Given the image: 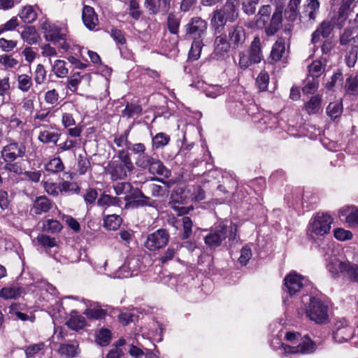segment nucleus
I'll list each match as a JSON object with an SVG mask.
<instances>
[{
	"label": "nucleus",
	"mask_w": 358,
	"mask_h": 358,
	"mask_svg": "<svg viewBox=\"0 0 358 358\" xmlns=\"http://www.w3.org/2000/svg\"><path fill=\"white\" fill-rule=\"evenodd\" d=\"M127 150H131L135 155H138L136 160V165L138 167L148 169L149 173L152 175L157 174L166 178L170 176V171L165 167L161 160L145 153L146 148L143 143H130Z\"/></svg>",
	"instance_id": "obj_1"
},
{
	"label": "nucleus",
	"mask_w": 358,
	"mask_h": 358,
	"mask_svg": "<svg viewBox=\"0 0 358 358\" xmlns=\"http://www.w3.org/2000/svg\"><path fill=\"white\" fill-rule=\"evenodd\" d=\"M303 310L310 320L315 324H325L329 320V308L319 297L311 295H303L301 298Z\"/></svg>",
	"instance_id": "obj_2"
},
{
	"label": "nucleus",
	"mask_w": 358,
	"mask_h": 358,
	"mask_svg": "<svg viewBox=\"0 0 358 358\" xmlns=\"http://www.w3.org/2000/svg\"><path fill=\"white\" fill-rule=\"evenodd\" d=\"M236 0H227L225 3L213 13L210 24L215 34H221L226 24L234 22L238 15Z\"/></svg>",
	"instance_id": "obj_3"
},
{
	"label": "nucleus",
	"mask_w": 358,
	"mask_h": 358,
	"mask_svg": "<svg viewBox=\"0 0 358 358\" xmlns=\"http://www.w3.org/2000/svg\"><path fill=\"white\" fill-rule=\"evenodd\" d=\"M236 226L228 227L224 223H219L212 227L204 237L206 245L210 249H215L221 245L222 243L228 238L229 241L236 239Z\"/></svg>",
	"instance_id": "obj_4"
},
{
	"label": "nucleus",
	"mask_w": 358,
	"mask_h": 358,
	"mask_svg": "<svg viewBox=\"0 0 358 358\" xmlns=\"http://www.w3.org/2000/svg\"><path fill=\"white\" fill-rule=\"evenodd\" d=\"M333 218L330 215L324 213H317L309 222L307 228L308 238L315 241L329 234Z\"/></svg>",
	"instance_id": "obj_5"
},
{
	"label": "nucleus",
	"mask_w": 358,
	"mask_h": 358,
	"mask_svg": "<svg viewBox=\"0 0 358 358\" xmlns=\"http://www.w3.org/2000/svg\"><path fill=\"white\" fill-rule=\"evenodd\" d=\"M262 58L261 40L259 36H255L249 49L239 53L238 65L241 69H246L252 64L260 63Z\"/></svg>",
	"instance_id": "obj_6"
},
{
	"label": "nucleus",
	"mask_w": 358,
	"mask_h": 358,
	"mask_svg": "<svg viewBox=\"0 0 358 358\" xmlns=\"http://www.w3.org/2000/svg\"><path fill=\"white\" fill-rule=\"evenodd\" d=\"M327 266L331 273H340L348 280L358 282V264L348 260L343 262L335 259Z\"/></svg>",
	"instance_id": "obj_7"
},
{
	"label": "nucleus",
	"mask_w": 358,
	"mask_h": 358,
	"mask_svg": "<svg viewBox=\"0 0 358 358\" xmlns=\"http://www.w3.org/2000/svg\"><path fill=\"white\" fill-rule=\"evenodd\" d=\"M169 237V233L166 229H157L147 236L144 246L151 252L159 250L168 244Z\"/></svg>",
	"instance_id": "obj_8"
},
{
	"label": "nucleus",
	"mask_w": 358,
	"mask_h": 358,
	"mask_svg": "<svg viewBox=\"0 0 358 358\" xmlns=\"http://www.w3.org/2000/svg\"><path fill=\"white\" fill-rule=\"evenodd\" d=\"M296 345H289L282 343V348L285 353L287 354H310L315 351L317 347L314 341H313L308 336L302 337L299 342Z\"/></svg>",
	"instance_id": "obj_9"
},
{
	"label": "nucleus",
	"mask_w": 358,
	"mask_h": 358,
	"mask_svg": "<svg viewBox=\"0 0 358 358\" xmlns=\"http://www.w3.org/2000/svg\"><path fill=\"white\" fill-rule=\"evenodd\" d=\"M306 281L304 277L292 271L284 279V291L293 296L301 289Z\"/></svg>",
	"instance_id": "obj_10"
},
{
	"label": "nucleus",
	"mask_w": 358,
	"mask_h": 358,
	"mask_svg": "<svg viewBox=\"0 0 358 358\" xmlns=\"http://www.w3.org/2000/svg\"><path fill=\"white\" fill-rule=\"evenodd\" d=\"M207 22L200 17L191 19L186 25L187 36L190 39H203V35L206 31Z\"/></svg>",
	"instance_id": "obj_11"
},
{
	"label": "nucleus",
	"mask_w": 358,
	"mask_h": 358,
	"mask_svg": "<svg viewBox=\"0 0 358 358\" xmlns=\"http://www.w3.org/2000/svg\"><path fill=\"white\" fill-rule=\"evenodd\" d=\"M41 29L44 33V38L48 41L55 43L64 42L66 36L61 33V29L55 24L48 20H45L41 23Z\"/></svg>",
	"instance_id": "obj_12"
},
{
	"label": "nucleus",
	"mask_w": 358,
	"mask_h": 358,
	"mask_svg": "<svg viewBox=\"0 0 358 358\" xmlns=\"http://www.w3.org/2000/svg\"><path fill=\"white\" fill-rule=\"evenodd\" d=\"M25 152V145L16 142L4 146L1 152L2 159L6 162H13L17 157H22Z\"/></svg>",
	"instance_id": "obj_13"
},
{
	"label": "nucleus",
	"mask_w": 358,
	"mask_h": 358,
	"mask_svg": "<svg viewBox=\"0 0 358 358\" xmlns=\"http://www.w3.org/2000/svg\"><path fill=\"white\" fill-rule=\"evenodd\" d=\"M228 38L233 49L241 48L246 40L245 29L239 24L230 27L228 29Z\"/></svg>",
	"instance_id": "obj_14"
},
{
	"label": "nucleus",
	"mask_w": 358,
	"mask_h": 358,
	"mask_svg": "<svg viewBox=\"0 0 358 358\" xmlns=\"http://www.w3.org/2000/svg\"><path fill=\"white\" fill-rule=\"evenodd\" d=\"M283 6H277L272 15L271 21L267 24H264L265 33L268 36H273L282 28Z\"/></svg>",
	"instance_id": "obj_15"
},
{
	"label": "nucleus",
	"mask_w": 358,
	"mask_h": 358,
	"mask_svg": "<svg viewBox=\"0 0 358 358\" xmlns=\"http://www.w3.org/2000/svg\"><path fill=\"white\" fill-rule=\"evenodd\" d=\"M213 45V55L217 59L224 58L231 47L229 41L227 40L226 35L224 34H220L215 37Z\"/></svg>",
	"instance_id": "obj_16"
},
{
	"label": "nucleus",
	"mask_w": 358,
	"mask_h": 358,
	"mask_svg": "<svg viewBox=\"0 0 358 358\" xmlns=\"http://www.w3.org/2000/svg\"><path fill=\"white\" fill-rule=\"evenodd\" d=\"M320 3L319 0H306L300 17L310 22H315L319 13Z\"/></svg>",
	"instance_id": "obj_17"
},
{
	"label": "nucleus",
	"mask_w": 358,
	"mask_h": 358,
	"mask_svg": "<svg viewBox=\"0 0 358 358\" xmlns=\"http://www.w3.org/2000/svg\"><path fill=\"white\" fill-rule=\"evenodd\" d=\"M127 167L118 161H113L108 164V172L112 180H123L127 176Z\"/></svg>",
	"instance_id": "obj_18"
},
{
	"label": "nucleus",
	"mask_w": 358,
	"mask_h": 358,
	"mask_svg": "<svg viewBox=\"0 0 358 358\" xmlns=\"http://www.w3.org/2000/svg\"><path fill=\"white\" fill-rule=\"evenodd\" d=\"M53 203L45 196H37L34 201L31 212L35 215L48 213L52 208Z\"/></svg>",
	"instance_id": "obj_19"
},
{
	"label": "nucleus",
	"mask_w": 358,
	"mask_h": 358,
	"mask_svg": "<svg viewBox=\"0 0 358 358\" xmlns=\"http://www.w3.org/2000/svg\"><path fill=\"white\" fill-rule=\"evenodd\" d=\"M82 18L84 24L90 30L95 29L99 23V20L93 8L85 6L83 9Z\"/></svg>",
	"instance_id": "obj_20"
},
{
	"label": "nucleus",
	"mask_w": 358,
	"mask_h": 358,
	"mask_svg": "<svg viewBox=\"0 0 358 358\" xmlns=\"http://www.w3.org/2000/svg\"><path fill=\"white\" fill-rule=\"evenodd\" d=\"M25 294V290L22 287L10 286L2 288L0 290V296L4 299H17Z\"/></svg>",
	"instance_id": "obj_21"
},
{
	"label": "nucleus",
	"mask_w": 358,
	"mask_h": 358,
	"mask_svg": "<svg viewBox=\"0 0 358 358\" xmlns=\"http://www.w3.org/2000/svg\"><path fill=\"white\" fill-rule=\"evenodd\" d=\"M341 216H345L346 222L350 227H358V209L355 207H346L340 210Z\"/></svg>",
	"instance_id": "obj_22"
},
{
	"label": "nucleus",
	"mask_w": 358,
	"mask_h": 358,
	"mask_svg": "<svg viewBox=\"0 0 358 358\" xmlns=\"http://www.w3.org/2000/svg\"><path fill=\"white\" fill-rule=\"evenodd\" d=\"M137 261L136 259H129L119 268V277L129 278L135 275Z\"/></svg>",
	"instance_id": "obj_23"
},
{
	"label": "nucleus",
	"mask_w": 358,
	"mask_h": 358,
	"mask_svg": "<svg viewBox=\"0 0 358 358\" xmlns=\"http://www.w3.org/2000/svg\"><path fill=\"white\" fill-rule=\"evenodd\" d=\"M21 38L29 45H34L38 43L40 36L34 26H27L21 32Z\"/></svg>",
	"instance_id": "obj_24"
},
{
	"label": "nucleus",
	"mask_w": 358,
	"mask_h": 358,
	"mask_svg": "<svg viewBox=\"0 0 358 358\" xmlns=\"http://www.w3.org/2000/svg\"><path fill=\"white\" fill-rule=\"evenodd\" d=\"M285 52V42L282 40H278L273 45L269 57L270 62L275 63L281 59Z\"/></svg>",
	"instance_id": "obj_25"
},
{
	"label": "nucleus",
	"mask_w": 358,
	"mask_h": 358,
	"mask_svg": "<svg viewBox=\"0 0 358 358\" xmlns=\"http://www.w3.org/2000/svg\"><path fill=\"white\" fill-rule=\"evenodd\" d=\"M152 180H157L164 184V185H159L155 183L149 184L148 185V189L153 196H163L168 192L169 185L166 182L156 177L152 178Z\"/></svg>",
	"instance_id": "obj_26"
},
{
	"label": "nucleus",
	"mask_w": 358,
	"mask_h": 358,
	"mask_svg": "<svg viewBox=\"0 0 358 358\" xmlns=\"http://www.w3.org/2000/svg\"><path fill=\"white\" fill-rule=\"evenodd\" d=\"M127 205L132 208H139L144 206H149L157 208V203L155 200H152L150 197L145 196L143 193L140 194V197L137 199H134L127 202Z\"/></svg>",
	"instance_id": "obj_27"
},
{
	"label": "nucleus",
	"mask_w": 358,
	"mask_h": 358,
	"mask_svg": "<svg viewBox=\"0 0 358 358\" xmlns=\"http://www.w3.org/2000/svg\"><path fill=\"white\" fill-rule=\"evenodd\" d=\"M60 136L61 133L59 132L51 131L50 130H43L39 132L38 140L45 144L53 143L56 145Z\"/></svg>",
	"instance_id": "obj_28"
},
{
	"label": "nucleus",
	"mask_w": 358,
	"mask_h": 358,
	"mask_svg": "<svg viewBox=\"0 0 358 358\" xmlns=\"http://www.w3.org/2000/svg\"><path fill=\"white\" fill-rule=\"evenodd\" d=\"M354 329L352 327H345L343 329L334 330L333 338L336 342L342 343L350 341L354 335Z\"/></svg>",
	"instance_id": "obj_29"
},
{
	"label": "nucleus",
	"mask_w": 358,
	"mask_h": 358,
	"mask_svg": "<svg viewBox=\"0 0 358 358\" xmlns=\"http://www.w3.org/2000/svg\"><path fill=\"white\" fill-rule=\"evenodd\" d=\"M180 249L178 244L174 247L173 245L169 246L159 257V261L162 264H167L169 262L173 260L176 258L177 261L179 262L180 259L177 257L178 252Z\"/></svg>",
	"instance_id": "obj_30"
},
{
	"label": "nucleus",
	"mask_w": 358,
	"mask_h": 358,
	"mask_svg": "<svg viewBox=\"0 0 358 358\" xmlns=\"http://www.w3.org/2000/svg\"><path fill=\"white\" fill-rule=\"evenodd\" d=\"M66 65L67 63L64 60L57 59L52 65V72L57 78H66L69 74V69Z\"/></svg>",
	"instance_id": "obj_31"
},
{
	"label": "nucleus",
	"mask_w": 358,
	"mask_h": 358,
	"mask_svg": "<svg viewBox=\"0 0 358 358\" xmlns=\"http://www.w3.org/2000/svg\"><path fill=\"white\" fill-rule=\"evenodd\" d=\"M322 98L320 95L313 96L305 104V110L309 114H315L321 108Z\"/></svg>",
	"instance_id": "obj_32"
},
{
	"label": "nucleus",
	"mask_w": 358,
	"mask_h": 358,
	"mask_svg": "<svg viewBox=\"0 0 358 358\" xmlns=\"http://www.w3.org/2000/svg\"><path fill=\"white\" fill-rule=\"evenodd\" d=\"M344 90L349 95H358V76H350L346 78Z\"/></svg>",
	"instance_id": "obj_33"
},
{
	"label": "nucleus",
	"mask_w": 358,
	"mask_h": 358,
	"mask_svg": "<svg viewBox=\"0 0 358 358\" xmlns=\"http://www.w3.org/2000/svg\"><path fill=\"white\" fill-rule=\"evenodd\" d=\"M97 205L104 208H107L109 206H120V199L117 197L103 194L99 198Z\"/></svg>",
	"instance_id": "obj_34"
},
{
	"label": "nucleus",
	"mask_w": 358,
	"mask_h": 358,
	"mask_svg": "<svg viewBox=\"0 0 358 358\" xmlns=\"http://www.w3.org/2000/svg\"><path fill=\"white\" fill-rule=\"evenodd\" d=\"M122 222V218L116 214L108 215L103 218V226L108 230L117 229Z\"/></svg>",
	"instance_id": "obj_35"
},
{
	"label": "nucleus",
	"mask_w": 358,
	"mask_h": 358,
	"mask_svg": "<svg viewBox=\"0 0 358 358\" xmlns=\"http://www.w3.org/2000/svg\"><path fill=\"white\" fill-rule=\"evenodd\" d=\"M19 16L24 23H31L37 18V14L34 8L31 6H26L23 7L19 13Z\"/></svg>",
	"instance_id": "obj_36"
},
{
	"label": "nucleus",
	"mask_w": 358,
	"mask_h": 358,
	"mask_svg": "<svg viewBox=\"0 0 358 358\" xmlns=\"http://www.w3.org/2000/svg\"><path fill=\"white\" fill-rule=\"evenodd\" d=\"M17 89L22 92H27L33 85L32 78L27 74H20L17 78Z\"/></svg>",
	"instance_id": "obj_37"
},
{
	"label": "nucleus",
	"mask_w": 358,
	"mask_h": 358,
	"mask_svg": "<svg viewBox=\"0 0 358 358\" xmlns=\"http://www.w3.org/2000/svg\"><path fill=\"white\" fill-rule=\"evenodd\" d=\"M64 165L60 157H54L51 159L45 165V169L46 171L52 173H57L64 170Z\"/></svg>",
	"instance_id": "obj_38"
},
{
	"label": "nucleus",
	"mask_w": 358,
	"mask_h": 358,
	"mask_svg": "<svg viewBox=\"0 0 358 358\" xmlns=\"http://www.w3.org/2000/svg\"><path fill=\"white\" fill-rule=\"evenodd\" d=\"M308 76L317 78L324 71L325 64L320 60L313 62L308 66Z\"/></svg>",
	"instance_id": "obj_39"
},
{
	"label": "nucleus",
	"mask_w": 358,
	"mask_h": 358,
	"mask_svg": "<svg viewBox=\"0 0 358 358\" xmlns=\"http://www.w3.org/2000/svg\"><path fill=\"white\" fill-rule=\"evenodd\" d=\"M59 352L66 357H74L78 355V345L77 343L62 344L60 345Z\"/></svg>",
	"instance_id": "obj_40"
},
{
	"label": "nucleus",
	"mask_w": 358,
	"mask_h": 358,
	"mask_svg": "<svg viewBox=\"0 0 358 358\" xmlns=\"http://www.w3.org/2000/svg\"><path fill=\"white\" fill-rule=\"evenodd\" d=\"M203 46V39H193L192 46L188 54L189 59L192 60L198 59L200 57Z\"/></svg>",
	"instance_id": "obj_41"
},
{
	"label": "nucleus",
	"mask_w": 358,
	"mask_h": 358,
	"mask_svg": "<svg viewBox=\"0 0 358 358\" xmlns=\"http://www.w3.org/2000/svg\"><path fill=\"white\" fill-rule=\"evenodd\" d=\"M58 188L61 192L69 194H78L80 191V187L76 182L69 181L59 182Z\"/></svg>",
	"instance_id": "obj_42"
},
{
	"label": "nucleus",
	"mask_w": 358,
	"mask_h": 358,
	"mask_svg": "<svg viewBox=\"0 0 358 358\" xmlns=\"http://www.w3.org/2000/svg\"><path fill=\"white\" fill-rule=\"evenodd\" d=\"M9 309L10 314H11L12 317L15 320H20L21 321L30 320L32 322L34 321L35 317L34 315H28L19 311L16 304L11 305Z\"/></svg>",
	"instance_id": "obj_43"
},
{
	"label": "nucleus",
	"mask_w": 358,
	"mask_h": 358,
	"mask_svg": "<svg viewBox=\"0 0 358 358\" xmlns=\"http://www.w3.org/2000/svg\"><path fill=\"white\" fill-rule=\"evenodd\" d=\"M111 340V332L107 329H101L96 335V343L101 346H106Z\"/></svg>",
	"instance_id": "obj_44"
},
{
	"label": "nucleus",
	"mask_w": 358,
	"mask_h": 358,
	"mask_svg": "<svg viewBox=\"0 0 358 358\" xmlns=\"http://www.w3.org/2000/svg\"><path fill=\"white\" fill-rule=\"evenodd\" d=\"M170 141V136L165 133H158L152 138V146L155 149L163 148Z\"/></svg>",
	"instance_id": "obj_45"
},
{
	"label": "nucleus",
	"mask_w": 358,
	"mask_h": 358,
	"mask_svg": "<svg viewBox=\"0 0 358 358\" xmlns=\"http://www.w3.org/2000/svg\"><path fill=\"white\" fill-rule=\"evenodd\" d=\"M117 157L120 159V162L121 164L124 165L128 171H132L134 169V166L133 165V163L130 159V155L127 150H121L118 151Z\"/></svg>",
	"instance_id": "obj_46"
},
{
	"label": "nucleus",
	"mask_w": 358,
	"mask_h": 358,
	"mask_svg": "<svg viewBox=\"0 0 358 358\" xmlns=\"http://www.w3.org/2000/svg\"><path fill=\"white\" fill-rule=\"evenodd\" d=\"M269 83V76L265 71H262L256 79V85L259 91H266Z\"/></svg>",
	"instance_id": "obj_47"
},
{
	"label": "nucleus",
	"mask_w": 358,
	"mask_h": 358,
	"mask_svg": "<svg viewBox=\"0 0 358 358\" xmlns=\"http://www.w3.org/2000/svg\"><path fill=\"white\" fill-rule=\"evenodd\" d=\"M319 83L317 78L308 76L305 81V85L302 88L303 93L311 94L317 90Z\"/></svg>",
	"instance_id": "obj_48"
},
{
	"label": "nucleus",
	"mask_w": 358,
	"mask_h": 358,
	"mask_svg": "<svg viewBox=\"0 0 358 358\" xmlns=\"http://www.w3.org/2000/svg\"><path fill=\"white\" fill-rule=\"evenodd\" d=\"M327 113L331 119H336L342 113V106L340 103H330L327 108Z\"/></svg>",
	"instance_id": "obj_49"
},
{
	"label": "nucleus",
	"mask_w": 358,
	"mask_h": 358,
	"mask_svg": "<svg viewBox=\"0 0 358 358\" xmlns=\"http://www.w3.org/2000/svg\"><path fill=\"white\" fill-rule=\"evenodd\" d=\"M43 230L50 233L59 231L62 226L60 222L56 220H47L43 224Z\"/></svg>",
	"instance_id": "obj_50"
},
{
	"label": "nucleus",
	"mask_w": 358,
	"mask_h": 358,
	"mask_svg": "<svg viewBox=\"0 0 358 358\" xmlns=\"http://www.w3.org/2000/svg\"><path fill=\"white\" fill-rule=\"evenodd\" d=\"M180 25L179 19L173 13H170L167 18V27L169 31L173 34H177Z\"/></svg>",
	"instance_id": "obj_51"
},
{
	"label": "nucleus",
	"mask_w": 358,
	"mask_h": 358,
	"mask_svg": "<svg viewBox=\"0 0 358 358\" xmlns=\"http://www.w3.org/2000/svg\"><path fill=\"white\" fill-rule=\"evenodd\" d=\"M46 79V70L43 64H39L36 66L34 71V80L37 85H41Z\"/></svg>",
	"instance_id": "obj_52"
},
{
	"label": "nucleus",
	"mask_w": 358,
	"mask_h": 358,
	"mask_svg": "<svg viewBox=\"0 0 358 358\" xmlns=\"http://www.w3.org/2000/svg\"><path fill=\"white\" fill-rule=\"evenodd\" d=\"M10 90V78L8 77H4L0 78V100L1 103L4 101V96L6 94H9Z\"/></svg>",
	"instance_id": "obj_53"
},
{
	"label": "nucleus",
	"mask_w": 358,
	"mask_h": 358,
	"mask_svg": "<svg viewBox=\"0 0 358 358\" xmlns=\"http://www.w3.org/2000/svg\"><path fill=\"white\" fill-rule=\"evenodd\" d=\"M113 189L117 195L127 194L131 192L132 185L129 182H120L114 185Z\"/></svg>",
	"instance_id": "obj_54"
},
{
	"label": "nucleus",
	"mask_w": 358,
	"mask_h": 358,
	"mask_svg": "<svg viewBox=\"0 0 358 358\" xmlns=\"http://www.w3.org/2000/svg\"><path fill=\"white\" fill-rule=\"evenodd\" d=\"M182 220L183 233L182 234V239L188 238L192 233L193 223L189 217H184Z\"/></svg>",
	"instance_id": "obj_55"
},
{
	"label": "nucleus",
	"mask_w": 358,
	"mask_h": 358,
	"mask_svg": "<svg viewBox=\"0 0 358 358\" xmlns=\"http://www.w3.org/2000/svg\"><path fill=\"white\" fill-rule=\"evenodd\" d=\"M316 30L323 38H327L333 30V26L330 21L325 20L320 24Z\"/></svg>",
	"instance_id": "obj_56"
},
{
	"label": "nucleus",
	"mask_w": 358,
	"mask_h": 358,
	"mask_svg": "<svg viewBox=\"0 0 358 358\" xmlns=\"http://www.w3.org/2000/svg\"><path fill=\"white\" fill-rule=\"evenodd\" d=\"M82 76L79 72L73 73L68 80V88L75 92L81 81Z\"/></svg>",
	"instance_id": "obj_57"
},
{
	"label": "nucleus",
	"mask_w": 358,
	"mask_h": 358,
	"mask_svg": "<svg viewBox=\"0 0 358 358\" xmlns=\"http://www.w3.org/2000/svg\"><path fill=\"white\" fill-rule=\"evenodd\" d=\"M37 242L45 248H52L55 246L56 241L54 238L45 234H39L36 237Z\"/></svg>",
	"instance_id": "obj_58"
},
{
	"label": "nucleus",
	"mask_w": 358,
	"mask_h": 358,
	"mask_svg": "<svg viewBox=\"0 0 358 358\" xmlns=\"http://www.w3.org/2000/svg\"><path fill=\"white\" fill-rule=\"evenodd\" d=\"M334 236L337 240L344 241L351 239L352 234L350 231L337 228L334 230Z\"/></svg>",
	"instance_id": "obj_59"
},
{
	"label": "nucleus",
	"mask_w": 358,
	"mask_h": 358,
	"mask_svg": "<svg viewBox=\"0 0 358 358\" xmlns=\"http://www.w3.org/2000/svg\"><path fill=\"white\" fill-rule=\"evenodd\" d=\"M142 108L139 105L136 104H127L123 110L122 113L124 115L131 117L135 115H138L141 113Z\"/></svg>",
	"instance_id": "obj_60"
},
{
	"label": "nucleus",
	"mask_w": 358,
	"mask_h": 358,
	"mask_svg": "<svg viewBox=\"0 0 358 358\" xmlns=\"http://www.w3.org/2000/svg\"><path fill=\"white\" fill-rule=\"evenodd\" d=\"M252 257V250L249 245L244 246L241 250V255L238 258V262L241 265H246Z\"/></svg>",
	"instance_id": "obj_61"
},
{
	"label": "nucleus",
	"mask_w": 358,
	"mask_h": 358,
	"mask_svg": "<svg viewBox=\"0 0 358 358\" xmlns=\"http://www.w3.org/2000/svg\"><path fill=\"white\" fill-rule=\"evenodd\" d=\"M59 94L55 89L47 91L44 95L45 101L50 105H55L59 100Z\"/></svg>",
	"instance_id": "obj_62"
},
{
	"label": "nucleus",
	"mask_w": 358,
	"mask_h": 358,
	"mask_svg": "<svg viewBox=\"0 0 358 358\" xmlns=\"http://www.w3.org/2000/svg\"><path fill=\"white\" fill-rule=\"evenodd\" d=\"M85 315L88 318L98 320L102 318L106 315V312L101 308H90L85 310Z\"/></svg>",
	"instance_id": "obj_63"
},
{
	"label": "nucleus",
	"mask_w": 358,
	"mask_h": 358,
	"mask_svg": "<svg viewBox=\"0 0 358 358\" xmlns=\"http://www.w3.org/2000/svg\"><path fill=\"white\" fill-rule=\"evenodd\" d=\"M110 36L117 44L124 45L126 43L127 41L122 31L117 29H112Z\"/></svg>",
	"instance_id": "obj_64"
}]
</instances>
